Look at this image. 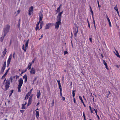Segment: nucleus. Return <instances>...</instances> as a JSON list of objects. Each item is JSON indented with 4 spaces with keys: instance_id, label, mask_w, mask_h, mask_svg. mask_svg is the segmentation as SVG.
<instances>
[{
    "instance_id": "nucleus-30",
    "label": "nucleus",
    "mask_w": 120,
    "mask_h": 120,
    "mask_svg": "<svg viewBox=\"0 0 120 120\" xmlns=\"http://www.w3.org/2000/svg\"><path fill=\"white\" fill-rule=\"evenodd\" d=\"M114 9L116 11L118 10V9L117 6L116 5Z\"/></svg>"
},
{
    "instance_id": "nucleus-27",
    "label": "nucleus",
    "mask_w": 120,
    "mask_h": 120,
    "mask_svg": "<svg viewBox=\"0 0 120 120\" xmlns=\"http://www.w3.org/2000/svg\"><path fill=\"white\" fill-rule=\"evenodd\" d=\"M79 99L81 100L82 103H83V101L82 99V97L80 96H79Z\"/></svg>"
},
{
    "instance_id": "nucleus-48",
    "label": "nucleus",
    "mask_w": 120,
    "mask_h": 120,
    "mask_svg": "<svg viewBox=\"0 0 120 120\" xmlns=\"http://www.w3.org/2000/svg\"><path fill=\"white\" fill-rule=\"evenodd\" d=\"M103 63H104V64L105 65H107V64L105 62L104 60H103Z\"/></svg>"
},
{
    "instance_id": "nucleus-53",
    "label": "nucleus",
    "mask_w": 120,
    "mask_h": 120,
    "mask_svg": "<svg viewBox=\"0 0 120 120\" xmlns=\"http://www.w3.org/2000/svg\"><path fill=\"white\" fill-rule=\"evenodd\" d=\"M94 111H95L96 113L97 114V113L98 112L97 110V109H94Z\"/></svg>"
},
{
    "instance_id": "nucleus-51",
    "label": "nucleus",
    "mask_w": 120,
    "mask_h": 120,
    "mask_svg": "<svg viewBox=\"0 0 120 120\" xmlns=\"http://www.w3.org/2000/svg\"><path fill=\"white\" fill-rule=\"evenodd\" d=\"M37 79V78L35 77V78L33 80V81L34 82Z\"/></svg>"
},
{
    "instance_id": "nucleus-20",
    "label": "nucleus",
    "mask_w": 120,
    "mask_h": 120,
    "mask_svg": "<svg viewBox=\"0 0 120 120\" xmlns=\"http://www.w3.org/2000/svg\"><path fill=\"white\" fill-rule=\"evenodd\" d=\"M32 65V64H30V63H29V64L28 66V68L29 69H30L31 68V66Z\"/></svg>"
},
{
    "instance_id": "nucleus-9",
    "label": "nucleus",
    "mask_w": 120,
    "mask_h": 120,
    "mask_svg": "<svg viewBox=\"0 0 120 120\" xmlns=\"http://www.w3.org/2000/svg\"><path fill=\"white\" fill-rule=\"evenodd\" d=\"M30 72L31 74H34L35 73L34 69L33 68H32Z\"/></svg>"
},
{
    "instance_id": "nucleus-12",
    "label": "nucleus",
    "mask_w": 120,
    "mask_h": 120,
    "mask_svg": "<svg viewBox=\"0 0 120 120\" xmlns=\"http://www.w3.org/2000/svg\"><path fill=\"white\" fill-rule=\"evenodd\" d=\"M106 18H107V20H108V21L109 22V26L110 27L111 26V22H110V19H109V17H108V16H107Z\"/></svg>"
},
{
    "instance_id": "nucleus-15",
    "label": "nucleus",
    "mask_w": 120,
    "mask_h": 120,
    "mask_svg": "<svg viewBox=\"0 0 120 120\" xmlns=\"http://www.w3.org/2000/svg\"><path fill=\"white\" fill-rule=\"evenodd\" d=\"M39 92H37V98H38L40 96L41 94L40 93V91L39 90H38Z\"/></svg>"
},
{
    "instance_id": "nucleus-37",
    "label": "nucleus",
    "mask_w": 120,
    "mask_h": 120,
    "mask_svg": "<svg viewBox=\"0 0 120 120\" xmlns=\"http://www.w3.org/2000/svg\"><path fill=\"white\" fill-rule=\"evenodd\" d=\"M89 108H90V110L91 111V113H93V112L92 110V108H91V107L90 106H89Z\"/></svg>"
},
{
    "instance_id": "nucleus-17",
    "label": "nucleus",
    "mask_w": 120,
    "mask_h": 120,
    "mask_svg": "<svg viewBox=\"0 0 120 120\" xmlns=\"http://www.w3.org/2000/svg\"><path fill=\"white\" fill-rule=\"evenodd\" d=\"M116 53H115V54L117 57L120 58V56L119 54V53L117 51H116Z\"/></svg>"
},
{
    "instance_id": "nucleus-26",
    "label": "nucleus",
    "mask_w": 120,
    "mask_h": 120,
    "mask_svg": "<svg viewBox=\"0 0 120 120\" xmlns=\"http://www.w3.org/2000/svg\"><path fill=\"white\" fill-rule=\"evenodd\" d=\"M43 24H44V23H43V22H41V23L40 25V29L42 27V26L43 25Z\"/></svg>"
},
{
    "instance_id": "nucleus-47",
    "label": "nucleus",
    "mask_w": 120,
    "mask_h": 120,
    "mask_svg": "<svg viewBox=\"0 0 120 120\" xmlns=\"http://www.w3.org/2000/svg\"><path fill=\"white\" fill-rule=\"evenodd\" d=\"M31 93H30V92H28L27 93L26 95H27L28 96H30Z\"/></svg>"
},
{
    "instance_id": "nucleus-49",
    "label": "nucleus",
    "mask_w": 120,
    "mask_h": 120,
    "mask_svg": "<svg viewBox=\"0 0 120 120\" xmlns=\"http://www.w3.org/2000/svg\"><path fill=\"white\" fill-rule=\"evenodd\" d=\"M73 101H74V102L75 103H76L75 98H73Z\"/></svg>"
},
{
    "instance_id": "nucleus-14",
    "label": "nucleus",
    "mask_w": 120,
    "mask_h": 120,
    "mask_svg": "<svg viewBox=\"0 0 120 120\" xmlns=\"http://www.w3.org/2000/svg\"><path fill=\"white\" fill-rule=\"evenodd\" d=\"M32 101V99H29L28 100V102L27 104V106H29L31 103Z\"/></svg>"
},
{
    "instance_id": "nucleus-34",
    "label": "nucleus",
    "mask_w": 120,
    "mask_h": 120,
    "mask_svg": "<svg viewBox=\"0 0 120 120\" xmlns=\"http://www.w3.org/2000/svg\"><path fill=\"white\" fill-rule=\"evenodd\" d=\"M54 99H53L52 101V103L51 104V105L52 106H53L54 105Z\"/></svg>"
},
{
    "instance_id": "nucleus-13",
    "label": "nucleus",
    "mask_w": 120,
    "mask_h": 120,
    "mask_svg": "<svg viewBox=\"0 0 120 120\" xmlns=\"http://www.w3.org/2000/svg\"><path fill=\"white\" fill-rule=\"evenodd\" d=\"M6 35H4V34H3L2 35V37L0 38V40H1V41L2 42L3 41V39L4 38V37Z\"/></svg>"
},
{
    "instance_id": "nucleus-62",
    "label": "nucleus",
    "mask_w": 120,
    "mask_h": 120,
    "mask_svg": "<svg viewBox=\"0 0 120 120\" xmlns=\"http://www.w3.org/2000/svg\"><path fill=\"white\" fill-rule=\"evenodd\" d=\"M7 73L5 72V74L3 75L5 77L6 75H7Z\"/></svg>"
},
{
    "instance_id": "nucleus-55",
    "label": "nucleus",
    "mask_w": 120,
    "mask_h": 120,
    "mask_svg": "<svg viewBox=\"0 0 120 120\" xmlns=\"http://www.w3.org/2000/svg\"><path fill=\"white\" fill-rule=\"evenodd\" d=\"M24 110H20V112L22 113H23V112H24Z\"/></svg>"
},
{
    "instance_id": "nucleus-43",
    "label": "nucleus",
    "mask_w": 120,
    "mask_h": 120,
    "mask_svg": "<svg viewBox=\"0 0 120 120\" xmlns=\"http://www.w3.org/2000/svg\"><path fill=\"white\" fill-rule=\"evenodd\" d=\"M27 78V75L26 74L24 76H23V79H26V78Z\"/></svg>"
},
{
    "instance_id": "nucleus-59",
    "label": "nucleus",
    "mask_w": 120,
    "mask_h": 120,
    "mask_svg": "<svg viewBox=\"0 0 120 120\" xmlns=\"http://www.w3.org/2000/svg\"><path fill=\"white\" fill-rule=\"evenodd\" d=\"M5 76H4L3 75L2 76V78H1V79H4L5 78Z\"/></svg>"
},
{
    "instance_id": "nucleus-2",
    "label": "nucleus",
    "mask_w": 120,
    "mask_h": 120,
    "mask_svg": "<svg viewBox=\"0 0 120 120\" xmlns=\"http://www.w3.org/2000/svg\"><path fill=\"white\" fill-rule=\"evenodd\" d=\"M10 84V80L7 79L6 81L5 84V89L6 91L8 89L9 87Z\"/></svg>"
},
{
    "instance_id": "nucleus-60",
    "label": "nucleus",
    "mask_w": 120,
    "mask_h": 120,
    "mask_svg": "<svg viewBox=\"0 0 120 120\" xmlns=\"http://www.w3.org/2000/svg\"><path fill=\"white\" fill-rule=\"evenodd\" d=\"M40 21H39V22H38L37 23V24H36V25H37V26H38L39 25V23H40Z\"/></svg>"
},
{
    "instance_id": "nucleus-40",
    "label": "nucleus",
    "mask_w": 120,
    "mask_h": 120,
    "mask_svg": "<svg viewBox=\"0 0 120 120\" xmlns=\"http://www.w3.org/2000/svg\"><path fill=\"white\" fill-rule=\"evenodd\" d=\"M6 61H5L4 63V64L3 65V67L5 68V67H6Z\"/></svg>"
},
{
    "instance_id": "nucleus-57",
    "label": "nucleus",
    "mask_w": 120,
    "mask_h": 120,
    "mask_svg": "<svg viewBox=\"0 0 120 120\" xmlns=\"http://www.w3.org/2000/svg\"><path fill=\"white\" fill-rule=\"evenodd\" d=\"M27 68L25 70H22L23 71V72L24 73L25 72H26L27 71Z\"/></svg>"
},
{
    "instance_id": "nucleus-41",
    "label": "nucleus",
    "mask_w": 120,
    "mask_h": 120,
    "mask_svg": "<svg viewBox=\"0 0 120 120\" xmlns=\"http://www.w3.org/2000/svg\"><path fill=\"white\" fill-rule=\"evenodd\" d=\"M13 91H14V90H11V91H10L11 93H10V95H12V93H13Z\"/></svg>"
},
{
    "instance_id": "nucleus-10",
    "label": "nucleus",
    "mask_w": 120,
    "mask_h": 120,
    "mask_svg": "<svg viewBox=\"0 0 120 120\" xmlns=\"http://www.w3.org/2000/svg\"><path fill=\"white\" fill-rule=\"evenodd\" d=\"M51 24L49 23V24H47L46 26H45V29H48L49 28L50 25Z\"/></svg>"
},
{
    "instance_id": "nucleus-11",
    "label": "nucleus",
    "mask_w": 120,
    "mask_h": 120,
    "mask_svg": "<svg viewBox=\"0 0 120 120\" xmlns=\"http://www.w3.org/2000/svg\"><path fill=\"white\" fill-rule=\"evenodd\" d=\"M5 68V67H2V68L1 69V71L0 73V74H2L3 73Z\"/></svg>"
},
{
    "instance_id": "nucleus-33",
    "label": "nucleus",
    "mask_w": 120,
    "mask_h": 120,
    "mask_svg": "<svg viewBox=\"0 0 120 120\" xmlns=\"http://www.w3.org/2000/svg\"><path fill=\"white\" fill-rule=\"evenodd\" d=\"M39 28V27L38 26H37L36 25V26L35 28V30H38Z\"/></svg>"
},
{
    "instance_id": "nucleus-31",
    "label": "nucleus",
    "mask_w": 120,
    "mask_h": 120,
    "mask_svg": "<svg viewBox=\"0 0 120 120\" xmlns=\"http://www.w3.org/2000/svg\"><path fill=\"white\" fill-rule=\"evenodd\" d=\"M59 88L60 89V93H62V89L61 88V86H59Z\"/></svg>"
},
{
    "instance_id": "nucleus-32",
    "label": "nucleus",
    "mask_w": 120,
    "mask_h": 120,
    "mask_svg": "<svg viewBox=\"0 0 120 120\" xmlns=\"http://www.w3.org/2000/svg\"><path fill=\"white\" fill-rule=\"evenodd\" d=\"M57 81L58 82L59 86H61L60 80H57Z\"/></svg>"
},
{
    "instance_id": "nucleus-63",
    "label": "nucleus",
    "mask_w": 120,
    "mask_h": 120,
    "mask_svg": "<svg viewBox=\"0 0 120 120\" xmlns=\"http://www.w3.org/2000/svg\"><path fill=\"white\" fill-rule=\"evenodd\" d=\"M10 64L8 63H7V67H8L9 65Z\"/></svg>"
},
{
    "instance_id": "nucleus-6",
    "label": "nucleus",
    "mask_w": 120,
    "mask_h": 120,
    "mask_svg": "<svg viewBox=\"0 0 120 120\" xmlns=\"http://www.w3.org/2000/svg\"><path fill=\"white\" fill-rule=\"evenodd\" d=\"M62 17V16L58 14L57 16V21L61 22V19Z\"/></svg>"
},
{
    "instance_id": "nucleus-7",
    "label": "nucleus",
    "mask_w": 120,
    "mask_h": 120,
    "mask_svg": "<svg viewBox=\"0 0 120 120\" xmlns=\"http://www.w3.org/2000/svg\"><path fill=\"white\" fill-rule=\"evenodd\" d=\"M12 57V55L11 54L10 55L8 59V60L7 63L10 64Z\"/></svg>"
},
{
    "instance_id": "nucleus-19",
    "label": "nucleus",
    "mask_w": 120,
    "mask_h": 120,
    "mask_svg": "<svg viewBox=\"0 0 120 120\" xmlns=\"http://www.w3.org/2000/svg\"><path fill=\"white\" fill-rule=\"evenodd\" d=\"M90 12H91V14H92V16L93 18V11L92 10V9H91V7H90Z\"/></svg>"
},
{
    "instance_id": "nucleus-54",
    "label": "nucleus",
    "mask_w": 120,
    "mask_h": 120,
    "mask_svg": "<svg viewBox=\"0 0 120 120\" xmlns=\"http://www.w3.org/2000/svg\"><path fill=\"white\" fill-rule=\"evenodd\" d=\"M26 79H25V81H24V82H27V78L26 77Z\"/></svg>"
},
{
    "instance_id": "nucleus-45",
    "label": "nucleus",
    "mask_w": 120,
    "mask_h": 120,
    "mask_svg": "<svg viewBox=\"0 0 120 120\" xmlns=\"http://www.w3.org/2000/svg\"><path fill=\"white\" fill-rule=\"evenodd\" d=\"M68 52L66 51H64V55H65L66 54H68Z\"/></svg>"
},
{
    "instance_id": "nucleus-3",
    "label": "nucleus",
    "mask_w": 120,
    "mask_h": 120,
    "mask_svg": "<svg viewBox=\"0 0 120 120\" xmlns=\"http://www.w3.org/2000/svg\"><path fill=\"white\" fill-rule=\"evenodd\" d=\"M29 39H28L27 40V41L26 42V43L25 44V48H27L28 46V44L29 43ZM22 49H23L24 51V52H25L26 51V49H24V45L23 44L22 45Z\"/></svg>"
},
{
    "instance_id": "nucleus-42",
    "label": "nucleus",
    "mask_w": 120,
    "mask_h": 120,
    "mask_svg": "<svg viewBox=\"0 0 120 120\" xmlns=\"http://www.w3.org/2000/svg\"><path fill=\"white\" fill-rule=\"evenodd\" d=\"M83 116L84 119V120H86L85 116V114L84 113V112H83Z\"/></svg>"
},
{
    "instance_id": "nucleus-39",
    "label": "nucleus",
    "mask_w": 120,
    "mask_h": 120,
    "mask_svg": "<svg viewBox=\"0 0 120 120\" xmlns=\"http://www.w3.org/2000/svg\"><path fill=\"white\" fill-rule=\"evenodd\" d=\"M90 36H91V37L89 38V40H90V41L91 43H92V38H91V36H92L91 35Z\"/></svg>"
},
{
    "instance_id": "nucleus-25",
    "label": "nucleus",
    "mask_w": 120,
    "mask_h": 120,
    "mask_svg": "<svg viewBox=\"0 0 120 120\" xmlns=\"http://www.w3.org/2000/svg\"><path fill=\"white\" fill-rule=\"evenodd\" d=\"M32 11H29V13H28V15L30 16L31 15V14L33 13Z\"/></svg>"
},
{
    "instance_id": "nucleus-64",
    "label": "nucleus",
    "mask_w": 120,
    "mask_h": 120,
    "mask_svg": "<svg viewBox=\"0 0 120 120\" xmlns=\"http://www.w3.org/2000/svg\"><path fill=\"white\" fill-rule=\"evenodd\" d=\"M62 99L63 101H64L65 100V98L64 97H62Z\"/></svg>"
},
{
    "instance_id": "nucleus-29",
    "label": "nucleus",
    "mask_w": 120,
    "mask_h": 120,
    "mask_svg": "<svg viewBox=\"0 0 120 120\" xmlns=\"http://www.w3.org/2000/svg\"><path fill=\"white\" fill-rule=\"evenodd\" d=\"M21 86L20 87L19 86H18V91L19 92H20V91H21L20 88H21Z\"/></svg>"
},
{
    "instance_id": "nucleus-16",
    "label": "nucleus",
    "mask_w": 120,
    "mask_h": 120,
    "mask_svg": "<svg viewBox=\"0 0 120 120\" xmlns=\"http://www.w3.org/2000/svg\"><path fill=\"white\" fill-rule=\"evenodd\" d=\"M7 52L6 51V49L5 48L4 49L3 52V55L4 56L6 54V52Z\"/></svg>"
},
{
    "instance_id": "nucleus-38",
    "label": "nucleus",
    "mask_w": 120,
    "mask_h": 120,
    "mask_svg": "<svg viewBox=\"0 0 120 120\" xmlns=\"http://www.w3.org/2000/svg\"><path fill=\"white\" fill-rule=\"evenodd\" d=\"M29 98V96L27 95H26V96L25 98V100H26V99H27Z\"/></svg>"
},
{
    "instance_id": "nucleus-44",
    "label": "nucleus",
    "mask_w": 120,
    "mask_h": 120,
    "mask_svg": "<svg viewBox=\"0 0 120 120\" xmlns=\"http://www.w3.org/2000/svg\"><path fill=\"white\" fill-rule=\"evenodd\" d=\"M36 115H39V112L38 111H37L36 112Z\"/></svg>"
},
{
    "instance_id": "nucleus-24",
    "label": "nucleus",
    "mask_w": 120,
    "mask_h": 120,
    "mask_svg": "<svg viewBox=\"0 0 120 120\" xmlns=\"http://www.w3.org/2000/svg\"><path fill=\"white\" fill-rule=\"evenodd\" d=\"M97 2H98V8H99V10H100V8L101 6V5H99V2L98 0H97Z\"/></svg>"
},
{
    "instance_id": "nucleus-61",
    "label": "nucleus",
    "mask_w": 120,
    "mask_h": 120,
    "mask_svg": "<svg viewBox=\"0 0 120 120\" xmlns=\"http://www.w3.org/2000/svg\"><path fill=\"white\" fill-rule=\"evenodd\" d=\"M20 11L18 10L17 11V12L18 13V14H19V13L20 12Z\"/></svg>"
},
{
    "instance_id": "nucleus-1",
    "label": "nucleus",
    "mask_w": 120,
    "mask_h": 120,
    "mask_svg": "<svg viewBox=\"0 0 120 120\" xmlns=\"http://www.w3.org/2000/svg\"><path fill=\"white\" fill-rule=\"evenodd\" d=\"M10 26L9 25L7 24L4 28L3 30V33L4 34V35H6L7 33L9 31Z\"/></svg>"
},
{
    "instance_id": "nucleus-28",
    "label": "nucleus",
    "mask_w": 120,
    "mask_h": 120,
    "mask_svg": "<svg viewBox=\"0 0 120 120\" xmlns=\"http://www.w3.org/2000/svg\"><path fill=\"white\" fill-rule=\"evenodd\" d=\"M60 7H59L56 10V11L58 12H59L60 11Z\"/></svg>"
},
{
    "instance_id": "nucleus-46",
    "label": "nucleus",
    "mask_w": 120,
    "mask_h": 120,
    "mask_svg": "<svg viewBox=\"0 0 120 120\" xmlns=\"http://www.w3.org/2000/svg\"><path fill=\"white\" fill-rule=\"evenodd\" d=\"M87 22L88 23V27L90 28V24L89 23V22L88 20H87Z\"/></svg>"
},
{
    "instance_id": "nucleus-50",
    "label": "nucleus",
    "mask_w": 120,
    "mask_h": 120,
    "mask_svg": "<svg viewBox=\"0 0 120 120\" xmlns=\"http://www.w3.org/2000/svg\"><path fill=\"white\" fill-rule=\"evenodd\" d=\"M63 12V11H62L61 12H60L58 14L61 16L62 13Z\"/></svg>"
},
{
    "instance_id": "nucleus-58",
    "label": "nucleus",
    "mask_w": 120,
    "mask_h": 120,
    "mask_svg": "<svg viewBox=\"0 0 120 120\" xmlns=\"http://www.w3.org/2000/svg\"><path fill=\"white\" fill-rule=\"evenodd\" d=\"M116 11V12H117V14H118V15H119V16H120V15H119V12L117 10V11Z\"/></svg>"
},
{
    "instance_id": "nucleus-23",
    "label": "nucleus",
    "mask_w": 120,
    "mask_h": 120,
    "mask_svg": "<svg viewBox=\"0 0 120 120\" xmlns=\"http://www.w3.org/2000/svg\"><path fill=\"white\" fill-rule=\"evenodd\" d=\"M42 11H41L39 13V17H40V16H43V15L42 14Z\"/></svg>"
},
{
    "instance_id": "nucleus-56",
    "label": "nucleus",
    "mask_w": 120,
    "mask_h": 120,
    "mask_svg": "<svg viewBox=\"0 0 120 120\" xmlns=\"http://www.w3.org/2000/svg\"><path fill=\"white\" fill-rule=\"evenodd\" d=\"M17 26H18V27L19 28L20 26V23L18 22Z\"/></svg>"
},
{
    "instance_id": "nucleus-22",
    "label": "nucleus",
    "mask_w": 120,
    "mask_h": 120,
    "mask_svg": "<svg viewBox=\"0 0 120 120\" xmlns=\"http://www.w3.org/2000/svg\"><path fill=\"white\" fill-rule=\"evenodd\" d=\"M25 105H24V104H22V109H25Z\"/></svg>"
},
{
    "instance_id": "nucleus-5",
    "label": "nucleus",
    "mask_w": 120,
    "mask_h": 120,
    "mask_svg": "<svg viewBox=\"0 0 120 120\" xmlns=\"http://www.w3.org/2000/svg\"><path fill=\"white\" fill-rule=\"evenodd\" d=\"M23 83V81L22 78H20L19 81V85L18 86L21 87Z\"/></svg>"
},
{
    "instance_id": "nucleus-36",
    "label": "nucleus",
    "mask_w": 120,
    "mask_h": 120,
    "mask_svg": "<svg viewBox=\"0 0 120 120\" xmlns=\"http://www.w3.org/2000/svg\"><path fill=\"white\" fill-rule=\"evenodd\" d=\"M10 80L11 81V82H12V80H13V78L12 76L10 78Z\"/></svg>"
},
{
    "instance_id": "nucleus-21",
    "label": "nucleus",
    "mask_w": 120,
    "mask_h": 120,
    "mask_svg": "<svg viewBox=\"0 0 120 120\" xmlns=\"http://www.w3.org/2000/svg\"><path fill=\"white\" fill-rule=\"evenodd\" d=\"M75 91H76V90H73L72 91V95H73V97H74H74L75 96Z\"/></svg>"
},
{
    "instance_id": "nucleus-52",
    "label": "nucleus",
    "mask_w": 120,
    "mask_h": 120,
    "mask_svg": "<svg viewBox=\"0 0 120 120\" xmlns=\"http://www.w3.org/2000/svg\"><path fill=\"white\" fill-rule=\"evenodd\" d=\"M15 77H16V79H18L19 78V76H18L17 75H15Z\"/></svg>"
},
{
    "instance_id": "nucleus-18",
    "label": "nucleus",
    "mask_w": 120,
    "mask_h": 120,
    "mask_svg": "<svg viewBox=\"0 0 120 120\" xmlns=\"http://www.w3.org/2000/svg\"><path fill=\"white\" fill-rule=\"evenodd\" d=\"M33 6H31V7L29 9V11H33Z\"/></svg>"
},
{
    "instance_id": "nucleus-4",
    "label": "nucleus",
    "mask_w": 120,
    "mask_h": 120,
    "mask_svg": "<svg viewBox=\"0 0 120 120\" xmlns=\"http://www.w3.org/2000/svg\"><path fill=\"white\" fill-rule=\"evenodd\" d=\"M61 22L57 21L55 24V28L57 30L59 27V25L61 24Z\"/></svg>"
},
{
    "instance_id": "nucleus-8",
    "label": "nucleus",
    "mask_w": 120,
    "mask_h": 120,
    "mask_svg": "<svg viewBox=\"0 0 120 120\" xmlns=\"http://www.w3.org/2000/svg\"><path fill=\"white\" fill-rule=\"evenodd\" d=\"M78 28H75V31H74L73 32L74 33V36L75 37H76V35L77 33H78Z\"/></svg>"
},
{
    "instance_id": "nucleus-35",
    "label": "nucleus",
    "mask_w": 120,
    "mask_h": 120,
    "mask_svg": "<svg viewBox=\"0 0 120 120\" xmlns=\"http://www.w3.org/2000/svg\"><path fill=\"white\" fill-rule=\"evenodd\" d=\"M43 18V16H40V17H39V20L40 21H41Z\"/></svg>"
}]
</instances>
